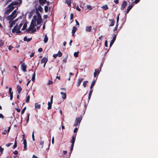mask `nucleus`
I'll return each mask as SVG.
<instances>
[{
	"mask_svg": "<svg viewBox=\"0 0 158 158\" xmlns=\"http://www.w3.org/2000/svg\"><path fill=\"white\" fill-rule=\"evenodd\" d=\"M33 19H34V20L33 19H32L30 27L26 30V31L27 32H29L30 31L33 30L35 26V21L36 19V16H34L33 17Z\"/></svg>",
	"mask_w": 158,
	"mask_h": 158,
	"instance_id": "1",
	"label": "nucleus"
},
{
	"mask_svg": "<svg viewBox=\"0 0 158 158\" xmlns=\"http://www.w3.org/2000/svg\"><path fill=\"white\" fill-rule=\"evenodd\" d=\"M16 12L17 10H15L10 15L8 16L7 19L10 21L13 20L17 16Z\"/></svg>",
	"mask_w": 158,
	"mask_h": 158,
	"instance_id": "2",
	"label": "nucleus"
},
{
	"mask_svg": "<svg viewBox=\"0 0 158 158\" xmlns=\"http://www.w3.org/2000/svg\"><path fill=\"white\" fill-rule=\"evenodd\" d=\"M81 119V117H77L76 118L75 123L73 125V126L76 127L79 124Z\"/></svg>",
	"mask_w": 158,
	"mask_h": 158,
	"instance_id": "3",
	"label": "nucleus"
},
{
	"mask_svg": "<svg viewBox=\"0 0 158 158\" xmlns=\"http://www.w3.org/2000/svg\"><path fill=\"white\" fill-rule=\"evenodd\" d=\"M101 65H100V68L98 69H95V72L94 73V77H96L99 74L101 70Z\"/></svg>",
	"mask_w": 158,
	"mask_h": 158,
	"instance_id": "4",
	"label": "nucleus"
},
{
	"mask_svg": "<svg viewBox=\"0 0 158 158\" xmlns=\"http://www.w3.org/2000/svg\"><path fill=\"white\" fill-rule=\"evenodd\" d=\"M7 7L8 8V9L5 11V13L6 14H8L11 12L14 9L15 7L12 6H9L8 5Z\"/></svg>",
	"mask_w": 158,
	"mask_h": 158,
	"instance_id": "5",
	"label": "nucleus"
},
{
	"mask_svg": "<svg viewBox=\"0 0 158 158\" xmlns=\"http://www.w3.org/2000/svg\"><path fill=\"white\" fill-rule=\"evenodd\" d=\"M117 33H116V34H114V36L113 37V39L111 40L110 43V47H111L112 45L114 44V42L116 39V37L117 36Z\"/></svg>",
	"mask_w": 158,
	"mask_h": 158,
	"instance_id": "6",
	"label": "nucleus"
},
{
	"mask_svg": "<svg viewBox=\"0 0 158 158\" xmlns=\"http://www.w3.org/2000/svg\"><path fill=\"white\" fill-rule=\"evenodd\" d=\"M21 68L23 72H26V68H27V65L26 64H25L24 62L22 63L21 64Z\"/></svg>",
	"mask_w": 158,
	"mask_h": 158,
	"instance_id": "7",
	"label": "nucleus"
},
{
	"mask_svg": "<svg viewBox=\"0 0 158 158\" xmlns=\"http://www.w3.org/2000/svg\"><path fill=\"white\" fill-rule=\"evenodd\" d=\"M77 134H75L73 135L72 137V139L70 141V142L71 143V144H74L75 142L76 139V136Z\"/></svg>",
	"mask_w": 158,
	"mask_h": 158,
	"instance_id": "8",
	"label": "nucleus"
},
{
	"mask_svg": "<svg viewBox=\"0 0 158 158\" xmlns=\"http://www.w3.org/2000/svg\"><path fill=\"white\" fill-rule=\"evenodd\" d=\"M127 2L125 1H124L121 5V9L122 10H123L127 6Z\"/></svg>",
	"mask_w": 158,
	"mask_h": 158,
	"instance_id": "9",
	"label": "nucleus"
},
{
	"mask_svg": "<svg viewBox=\"0 0 158 158\" xmlns=\"http://www.w3.org/2000/svg\"><path fill=\"white\" fill-rule=\"evenodd\" d=\"M129 6H128L127 8V11H126V13L127 14L129 13L130 10L132 8L133 6L134 5V4H133L132 3L131 5L129 4Z\"/></svg>",
	"mask_w": 158,
	"mask_h": 158,
	"instance_id": "10",
	"label": "nucleus"
},
{
	"mask_svg": "<svg viewBox=\"0 0 158 158\" xmlns=\"http://www.w3.org/2000/svg\"><path fill=\"white\" fill-rule=\"evenodd\" d=\"M18 93V94H19L21 93V91L22 90V88L19 85H17L16 87Z\"/></svg>",
	"mask_w": 158,
	"mask_h": 158,
	"instance_id": "11",
	"label": "nucleus"
},
{
	"mask_svg": "<svg viewBox=\"0 0 158 158\" xmlns=\"http://www.w3.org/2000/svg\"><path fill=\"white\" fill-rule=\"evenodd\" d=\"M48 59L47 58L44 57L41 60L40 63L41 64L45 63L46 64L47 62Z\"/></svg>",
	"mask_w": 158,
	"mask_h": 158,
	"instance_id": "12",
	"label": "nucleus"
},
{
	"mask_svg": "<svg viewBox=\"0 0 158 158\" xmlns=\"http://www.w3.org/2000/svg\"><path fill=\"white\" fill-rule=\"evenodd\" d=\"M83 80V79L82 78H79V79H78L77 83L76 85L78 87V86H80L81 82H82V81Z\"/></svg>",
	"mask_w": 158,
	"mask_h": 158,
	"instance_id": "13",
	"label": "nucleus"
},
{
	"mask_svg": "<svg viewBox=\"0 0 158 158\" xmlns=\"http://www.w3.org/2000/svg\"><path fill=\"white\" fill-rule=\"evenodd\" d=\"M77 29V28L75 26H73V28L72 30V35L74 36V34L75 33L76 30Z\"/></svg>",
	"mask_w": 158,
	"mask_h": 158,
	"instance_id": "14",
	"label": "nucleus"
},
{
	"mask_svg": "<svg viewBox=\"0 0 158 158\" xmlns=\"http://www.w3.org/2000/svg\"><path fill=\"white\" fill-rule=\"evenodd\" d=\"M18 4H19V3L18 2H12V3L9 5V6H14V5H17Z\"/></svg>",
	"mask_w": 158,
	"mask_h": 158,
	"instance_id": "15",
	"label": "nucleus"
},
{
	"mask_svg": "<svg viewBox=\"0 0 158 158\" xmlns=\"http://www.w3.org/2000/svg\"><path fill=\"white\" fill-rule=\"evenodd\" d=\"M60 94L61 95L62 98L63 100L65 99L66 98V93L61 92Z\"/></svg>",
	"mask_w": 158,
	"mask_h": 158,
	"instance_id": "16",
	"label": "nucleus"
},
{
	"mask_svg": "<svg viewBox=\"0 0 158 158\" xmlns=\"http://www.w3.org/2000/svg\"><path fill=\"white\" fill-rule=\"evenodd\" d=\"M35 109H40L41 108V105L40 104H38L36 103L35 104Z\"/></svg>",
	"mask_w": 158,
	"mask_h": 158,
	"instance_id": "17",
	"label": "nucleus"
},
{
	"mask_svg": "<svg viewBox=\"0 0 158 158\" xmlns=\"http://www.w3.org/2000/svg\"><path fill=\"white\" fill-rule=\"evenodd\" d=\"M16 20H14V21H12L11 23H10L11 21L10 20V21L9 22V23H10V28H11L13 27V25L15 23Z\"/></svg>",
	"mask_w": 158,
	"mask_h": 158,
	"instance_id": "18",
	"label": "nucleus"
},
{
	"mask_svg": "<svg viewBox=\"0 0 158 158\" xmlns=\"http://www.w3.org/2000/svg\"><path fill=\"white\" fill-rule=\"evenodd\" d=\"M109 20L111 22L110 24L109 25V27H112L113 26L114 24L115 21L114 19H109Z\"/></svg>",
	"mask_w": 158,
	"mask_h": 158,
	"instance_id": "19",
	"label": "nucleus"
},
{
	"mask_svg": "<svg viewBox=\"0 0 158 158\" xmlns=\"http://www.w3.org/2000/svg\"><path fill=\"white\" fill-rule=\"evenodd\" d=\"M48 40V38L47 36V34H45L44 35V41L45 43H46L47 42Z\"/></svg>",
	"mask_w": 158,
	"mask_h": 158,
	"instance_id": "20",
	"label": "nucleus"
},
{
	"mask_svg": "<svg viewBox=\"0 0 158 158\" xmlns=\"http://www.w3.org/2000/svg\"><path fill=\"white\" fill-rule=\"evenodd\" d=\"M18 30V25L17 24L12 29V32L14 33Z\"/></svg>",
	"mask_w": 158,
	"mask_h": 158,
	"instance_id": "21",
	"label": "nucleus"
},
{
	"mask_svg": "<svg viewBox=\"0 0 158 158\" xmlns=\"http://www.w3.org/2000/svg\"><path fill=\"white\" fill-rule=\"evenodd\" d=\"M91 26H87L86 27V31L87 32H90L91 31Z\"/></svg>",
	"mask_w": 158,
	"mask_h": 158,
	"instance_id": "22",
	"label": "nucleus"
},
{
	"mask_svg": "<svg viewBox=\"0 0 158 158\" xmlns=\"http://www.w3.org/2000/svg\"><path fill=\"white\" fill-rule=\"evenodd\" d=\"M66 3L68 4L69 6L71 5V0H66Z\"/></svg>",
	"mask_w": 158,
	"mask_h": 158,
	"instance_id": "23",
	"label": "nucleus"
},
{
	"mask_svg": "<svg viewBox=\"0 0 158 158\" xmlns=\"http://www.w3.org/2000/svg\"><path fill=\"white\" fill-rule=\"evenodd\" d=\"M93 89H91L89 91V97H88V99H89V100L90 98L91 97V95L92 94V93L93 92Z\"/></svg>",
	"mask_w": 158,
	"mask_h": 158,
	"instance_id": "24",
	"label": "nucleus"
},
{
	"mask_svg": "<svg viewBox=\"0 0 158 158\" xmlns=\"http://www.w3.org/2000/svg\"><path fill=\"white\" fill-rule=\"evenodd\" d=\"M42 21V19H37V24L38 25L40 24L41 23Z\"/></svg>",
	"mask_w": 158,
	"mask_h": 158,
	"instance_id": "25",
	"label": "nucleus"
},
{
	"mask_svg": "<svg viewBox=\"0 0 158 158\" xmlns=\"http://www.w3.org/2000/svg\"><path fill=\"white\" fill-rule=\"evenodd\" d=\"M52 103H51L49 102L48 103V110H50L52 108Z\"/></svg>",
	"mask_w": 158,
	"mask_h": 158,
	"instance_id": "26",
	"label": "nucleus"
},
{
	"mask_svg": "<svg viewBox=\"0 0 158 158\" xmlns=\"http://www.w3.org/2000/svg\"><path fill=\"white\" fill-rule=\"evenodd\" d=\"M38 10L41 12H42L43 11V9L40 5H39L38 7Z\"/></svg>",
	"mask_w": 158,
	"mask_h": 158,
	"instance_id": "27",
	"label": "nucleus"
},
{
	"mask_svg": "<svg viewBox=\"0 0 158 158\" xmlns=\"http://www.w3.org/2000/svg\"><path fill=\"white\" fill-rule=\"evenodd\" d=\"M74 145V144H71V147L70 148V152H69L70 154L71 153V152H72L73 151Z\"/></svg>",
	"mask_w": 158,
	"mask_h": 158,
	"instance_id": "28",
	"label": "nucleus"
},
{
	"mask_svg": "<svg viewBox=\"0 0 158 158\" xmlns=\"http://www.w3.org/2000/svg\"><path fill=\"white\" fill-rule=\"evenodd\" d=\"M102 8L104 10H107L108 9V7L107 5H106L103 6L102 7Z\"/></svg>",
	"mask_w": 158,
	"mask_h": 158,
	"instance_id": "29",
	"label": "nucleus"
},
{
	"mask_svg": "<svg viewBox=\"0 0 158 158\" xmlns=\"http://www.w3.org/2000/svg\"><path fill=\"white\" fill-rule=\"evenodd\" d=\"M57 56L59 57H61L62 56V53L60 52V51H59L58 52V53L57 54Z\"/></svg>",
	"mask_w": 158,
	"mask_h": 158,
	"instance_id": "30",
	"label": "nucleus"
},
{
	"mask_svg": "<svg viewBox=\"0 0 158 158\" xmlns=\"http://www.w3.org/2000/svg\"><path fill=\"white\" fill-rule=\"evenodd\" d=\"M88 82V81H84L83 82V85L84 87L85 88L86 86V85L87 83Z\"/></svg>",
	"mask_w": 158,
	"mask_h": 158,
	"instance_id": "31",
	"label": "nucleus"
},
{
	"mask_svg": "<svg viewBox=\"0 0 158 158\" xmlns=\"http://www.w3.org/2000/svg\"><path fill=\"white\" fill-rule=\"evenodd\" d=\"M79 52H75L74 53V56L75 57H77L78 56Z\"/></svg>",
	"mask_w": 158,
	"mask_h": 158,
	"instance_id": "32",
	"label": "nucleus"
},
{
	"mask_svg": "<svg viewBox=\"0 0 158 158\" xmlns=\"http://www.w3.org/2000/svg\"><path fill=\"white\" fill-rule=\"evenodd\" d=\"M30 98V96L29 95L28 96H27L26 100V102L27 103H28L29 102V100Z\"/></svg>",
	"mask_w": 158,
	"mask_h": 158,
	"instance_id": "33",
	"label": "nucleus"
},
{
	"mask_svg": "<svg viewBox=\"0 0 158 158\" xmlns=\"http://www.w3.org/2000/svg\"><path fill=\"white\" fill-rule=\"evenodd\" d=\"M48 6L46 5L44 6V10L46 12L48 11Z\"/></svg>",
	"mask_w": 158,
	"mask_h": 158,
	"instance_id": "34",
	"label": "nucleus"
},
{
	"mask_svg": "<svg viewBox=\"0 0 158 158\" xmlns=\"http://www.w3.org/2000/svg\"><path fill=\"white\" fill-rule=\"evenodd\" d=\"M35 72L33 74L32 77V80L33 81H34L35 79Z\"/></svg>",
	"mask_w": 158,
	"mask_h": 158,
	"instance_id": "35",
	"label": "nucleus"
},
{
	"mask_svg": "<svg viewBox=\"0 0 158 158\" xmlns=\"http://www.w3.org/2000/svg\"><path fill=\"white\" fill-rule=\"evenodd\" d=\"M119 14L117 16L116 24H118V22L119 20Z\"/></svg>",
	"mask_w": 158,
	"mask_h": 158,
	"instance_id": "36",
	"label": "nucleus"
},
{
	"mask_svg": "<svg viewBox=\"0 0 158 158\" xmlns=\"http://www.w3.org/2000/svg\"><path fill=\"white\" fill-rule=\"evenodd\" d=\"M26 107H25L22 110V111H21V114H23L24 113V112H25V110H26Z\"/></svg>",
	"mask_w": 158,
	"mask_h": 158,
	"instance_id": "37",
	"label": "nucleus"
},
{
	"mask_svg": "<svg viewBox=\"0 0 158 158\" xmlns=\"http://www.w3.org/2000/svg\"><path fill=\"white\" fill-rule=\"evenodd\" d=\"M140 1V0H135L134 2H132V4H134V3H135V4H137Z\"/></svg>",
	"mask_w": 158,
	"mask_h": 158,
	"instance_id": "38",
	"label": "nucleus"
},
{
	"mask_svg": "<svg viewBox=\"0 0 158 158\" xmlns=\"http://www.w3.org/2000/svg\"><path fill=\"white\" fill-rule=\"evenodd\" d=\"M44 144V141H41L40 143V144L42 146L41 148H43V145Z\"/></svg>",
	"mask_w": 158,
	"mask_h": 158,
	"instance_id": "39",
	"label": "nucleus"
},
{
	"mask_svg": "<svg viewBox=\"0 0 158 158\" xmlns=\"http://www.w3.org/2000/svg\"><path fill=\"white\" fill-rule=\"evenodd\" d=\"M118 24H116V26L113 29V31H117L118 29Z\"/></svg>",
	"mask_w": 158,
	"mask_h": 158,
	"instance_id": "40",
	"label": "nucleus"
},
{
	"mask_svg": "<svg viewBox=\"0 0 158 158\" xmlns=\"http://www.w3.org/2000/svg\"><path fill=\"white\" fill-rule=\"evenodd\" d=\"M23 25V23H20L18 27V29H20L21 28V27H22V26Z\"/></svg>",
	"mask_w": 158,
	"mask_h": 158,
	"instance_id": "41",
	"label": "nucleus"
},
{
	"mask_svg": "<svg viewBox=\"0 0 158 158\" xmlns=\"http://www.w3.org/2000/svg\"><path fill=\"white\" fill-rule=\"evenodd\" d=\"M4 44V42L2 41V40H0V47L2 46Z\"/></svg>",
	"mask_w": 158,
	"mask_h": 158,
	"instance_id": "42",
	"label": "nucleus"
},
{
	"mask_svg": "<svg viewBox=\"0 0 158 158\" xmlns=\"http://www.w3.org/2000/svg\"><path fill=\"white\" fill-rule=\"evenodd\" d=\"M87 9H89L90 10H92V7L91 6L87 5Z\"/></svg>",
	"mask_w": 158,
	"mask_h": 158,
	"instance_id": "43",
	"label": "nucleus"
},
{
	"mask_svg": "<svg viewBox=\"0 0 158 158\" xmlns=\"http://www.w3.org/2000/svg\"><path fill=\"white\" fill-rule=\"evenodd\" d=\"M4 150V149L2 148L1 146H0V152H1V154L3 153V152Z\"/></svg>",
	"mask_w": 158,
	"mask_h": 158,
	"instance_id": "44",
	"label": "nucleus"
},
{
	"mask_svg": "<svg viewBox=\"0 0 158 158\" xmlns=\"http://www.w3.org/2000/svg\"><path fill=\"white\" fill-rule=\"evenodd\" d=\"M95 81L93 80L92 81L91 85L93 86L95 85Z\"/></svg>",
	"mask_w": 158,
	"mask_h": 158,
	"instance_id": "45",
	"label": "nucleus"
},
{
	"mask_svg": "<svg viewBox=\"0 0 158 158\" xmlns=\"http://www.w3.org/2000/svg\"><path fill=\"white\" fill-rule=\"evenodd\" d=\"M9 91L10 94L11 93H13V92H12V88L11 87H10L9 88Z\"/></svg>",
	"mask_w": 158,
	"mask_h": 158,
	"instance_id": "46",
	"label": "nucleus"
},
{
	"mask_svg": "<svg viewBox=\"0 0 158 158\" xmlns=\"http://www.w3.org/2000/svg\"><path fill=\"white\" fill-rule=\"evenodd\" d=\"M23 143L24 144V145H26V144H27V140H26V139H23Z\"/></svg>",
	"mask_w": 158,
	"mask_h": 158,
	"instance_id": "47",
	"label": "nucleus"
},
{
	"mask_svg": "<svg viewBox=\"0 0 158 158\" xmlns=\"http://www.w3.org/2000/svg\"><path fill=\"white\" fill-rule=\"evenodd\" d=\"M32 140L33 141H35V137H34V132H33V133H32Z\"/></svg>",
	"mask_w": 158,
	"mask_h": 158,
	"instance_id": "48",
	"label": "nucleus"
},
{
	"mask_svg": "<svg viewBox=\"0 0 158 158\" xmlns=\"http://www.w3.org/2000/svg\"><path fill=\"white\" fill-rule=\"evenodd\" d=\"M46 2V0H42L41 1L42 4L41 5H43L44 4H45Z\"/></svg>",
	"mask_w": 158,
	"mask_h": 158,
	"instance_id": "49",
	"label": "nucleus"
},
{
	"mask_svg": "<svg viewBox=\"0 0 158 158\" xmlns=\"http://www.w3.org/2000/svg\"><path fill=\"white\" fill-rule=\"evenodd\" d=\"M27 114V123H28V121H29V116H30V114L29 113H28Z\"/></svg>",
	"mask_w": 158,
	"mask_h": 158,
	"instance_id": "50",
	"label": "nucleus"
},
{
	"mask_svg": "<svg viewBox=\"0 0 158 158\" xmlns=\"http://www.w3.org/2000/svg\"><path fill=\"white\" fill-rule=\"evenodd\" d=\"M52 83H53L52 81H50V80H49L48 84V85H50L52 84Z\"/></svg>",
	"mask_w": 158,
	"mask_h": 158,
	"instance_id": "51",
	"label": "nucleus"
},
{
	"mask_svg": "<svg viewBox=\"0 0 158 158\" xmlns=\"http://www.w3.org/2000/svg\"><path fill=\"white\" fill-rule=\"evenodd\" d=\"M73 18V13H71L70 14V20H72Z\"/></svg>",
	"mask_w": 158,
	"mask_h": 158,
	"instance_id": "52",
	"label": "nucleus"
},
{
	"mask_svg": "<svg viewBox=\"0 0 158 158\" xmlns=\"http://www.w3.org/2000/svg\"><path fill=\"white\" fill-rule=\"evenodd\" d=\"M20 29H18V30L15 31L17 33H19L21 32L20 30Z\"/></svg>",
	"mask_w": 158,
	"mask_h": 158,
	"instance_id": "53",
	"label": "nucleus"
},
{
	"mask_svg": "<svg viewBox=\"0 0 158 158\" xmlns=\"http://www.w3.org/2000/svg\"><path fill=\"white\" fill-rule=\"evenodd\" d=\"M105 46L107 47H108V44H107V40H106L105 42Z\"/></svg>",
	"mask_w": 158,
	"mask_h": 158,
	"instance_id": "54",
	"label": "nucleus"
},
{
	"mask_svg": "<svg viewBox=\"0 0 158 158\" xmlns=\"http://www.w3.org/2000/svg\"><path fill=\"white\" fill-rule=\"evenodd\" d=\"M53 95H52L51 96V100H50V102H49L51 103H52V102H53Z\"/></svg>",
	"mask_w": 158,
	"mask_h": 158,
	"instance_id": "55",
	"label": "nucleus"
},
{
	"mask_svg": "<svg viewBox=\"0 0 158 158\" xmlns=\"http://www.w3.org/2000/svg\"><path fill=\"white\" fill-rule=\"evenodd\" d=\"M13 93H11V94H10V99L11 100H12L13 98Z\"/></svg>",
	"mask_w": 158,
	"mask_h": 158,
	"instance_id": "56",
	"label": "nucleus"
},
{
	"mask_svg": "<svg viewBox=\"0 0 158 158\" xmlns=\"http://www.w3.org/2000/svg\"><path fill=\"white\" fill-rule=\"evenodd\" d=\"M38 51L39 52H41L43 51V49L41 48H39L38 50Z\"/></svg>",
	"mask_w": 158,
	"mask_h": 158,
	"instance_id": "57",
	"label": "nucleus"
},
{
	"mask_svg": "<svg viewBox=\"0 0 158 158\" xmlns=\"http://www.w3.org/2000/svg\"><path fill=\"white\" fill-rule=\"evenodd\" d=\"M119 0H114V2L116 4H118L119 3Z\"/></svg>",
	"mask_w": 158,
	"mask_h": 158,
	"instance_id": "58",
	"label": "nucleus"
},
{
	"mask_svg": "<svg viewBox=\"0 0 158 158\" xmlns=\"http://www.w3.org/2000/svg\"><path fill=\"white\" fill-rule=\"evenodd\" d=\"M67 57L64 58L63 60V62L64 63H66L67 62Z\"/></svg>",
	"mask_w": 158,
	"mask_h": 158,
	"instance_id": "59",
	"label": "nucleus"
},
{
	"mask_svg": "<svg viewBox=\"0 0 158 158\" xmlns=\"http://www.w3.org/2000/svg\"><path fill=\"white\" fill-rule=\"evenodd\" d=\"M78 131V128L77 127H76L74 130V133H76Z\"/></svg>",
	"mask_w": 158,
	"mask_h": 158,
	"instance_id": "60",
	"label": "nucleus"
},
{
	"mask_svg": "<svg viewBox=\"0 0 158 158\" xmlns=\"http://www.w3.org/2000/svg\"><path fill=\"white\" fill-rule=\"evenodd\" d=\"M12 143H7V144H6V146L7 147H9L10 145H12Z\"/></svg>",
	"mask_w": 158,
	"mask_h": 158,
	"instance_id": "61",
	"label": "nucleus"
},
{
	"mask_svg": "<svg viewBox=\"0 0 158 158\" xmlns=\"http://www.w3.org/2000/svg\"><path fill=\"white\" fill-rule=\"evenodd\" d=\"M75 22H76V25H78V27L79 26V22L76 19L75 20Z\"/></svg>",
	"mask_w": 158,
	"mask_h": 158,
	"instance_id": "62",
	"label": "nucleus"
},
{
	"mask_svg": "<svg viewBox=\"0 0 158 158\" xmlns=\"http://www.w3.org/2000/svg\"><path fill=\"white\" fill-rule=\"evenodd\" d=\"M13 153L15 155H17L18 154V152L17 150H15L13 152Z\"/></svg>",
	"mask_w": 158,
	"mask_h": 158,
	"instance_id": "63",
	"label": "nucleus"
},
{
	"mask_svg": "<svg viewBox=\"0 0 158 158\" xmlns=\"http://www.w3.org/2000/svg\"><path fill=\"white\" fill-rule=\"evenodd\" d=\"M16 110L18 112H20L21 111L20 109L19 108H16Z\"/></svg>",
	"mask_w": 158,
	"mask_h": 158,
	"instance_id": "64",
	"label": "nucleus"
}]
</instances>
